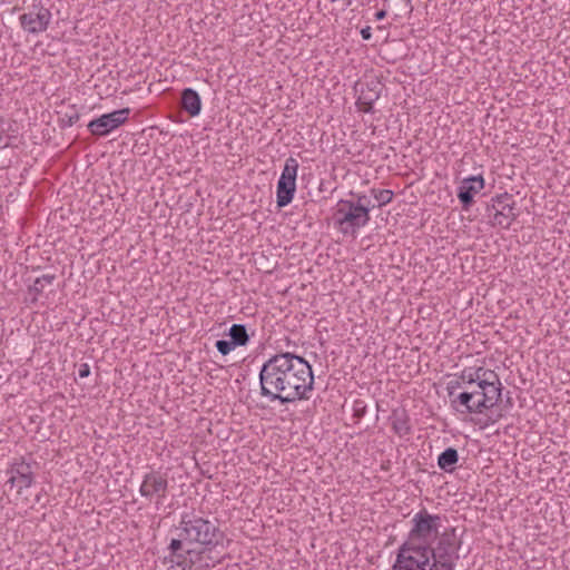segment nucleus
<instances>
[{"label":"nucleus","mask_w":570,"mask_h":570,"mask_svg":"<svg viewBox=\"0 0 570 570\" xmlns=\"http://www.w3.org/2000/svg\"><path fill=\"white\" fill-rule=\"evenodd\" d=\"M261 395L281 404L308 400L314 386L311 364L302 356L283 352L269 357L259 371Z\"/></svg>","instance_id":"nucleus-1"},{"label":"nucleus","mask_w":570,"mask_h":570,"mask_svg":"<svg viewBox=\"0 0 570 570\" xmlns=\"http://www.w3.org/2000/svg\"><path fill=\"white\" fill-rule=\"evenodd\" d=\"M178 538L173 539L169 549L174 557L202 552V548H214L223 542L224 532L216 520L196 514H184L177 527Z\"/></svg>","instance_id":"nucleus-2"},{"label":"nucleus","mask_w":570,"mask_h":570,"mask_svg":"<svg viewBox=\"0 0 570 570\" xmlns=\"http://www.w3.org/2000/svg\"><path fill=\"white\" fill-rule=\"evenodd\" d=\"M441 517L430 514L425 509L415 513L411 520L412 528L407 534V539L400 546L409 548L412 552L419 553L425 551L432 546V541L441 535L439 534Z\"/></svg>","instance_id":"nucleus-3"},{"label":"nucleus","mask_w":570,"mask_h":570,"mask_svg":"<svg viewBox=\"0 0 570 570\" xmlns=\"http://www.w3.org/2000/svg\"><path fill=\"white\" fill-rule=\"evenodd\" d=\"M455 528L444 531L435 544L422 551L429 559L431 570H454L460 559L459 550L462 541L456 537Z\"/></svg>","instance_id":"nucleus-4"},{"label":"nucleus","mask_w":570,"mask_h":570,"mask_svg":"<svg viewBox=\"0 0 570 570\" xmlns=\"http://www.w3.org/2000/svg\"><path fill=\"white\" fill-rule=\"evenodd\" d=\"M370 220V215L361 207L354 206V200L342 199L335 212V224L344 235L355 236L361 227Z\"/></svg>","instance_id":"nucleus-5"},{"label":"nucleus","mask_w":570,"mask_h":570,"mask_svg":"<svg viewBox=\"0 0 570 570\" xmlns=\"http://www.w3.org/2000/svg\"><path fill=\"white\" fill-rule=\"evenodd\" d=\"M471 391H463L451 400V407L461 414H481L498 403L483 390L472 386Z\"/></svg>","instance_id":"nucleus-6"},{"label":"nucleus","mask_w":570,"mask_h":570,"mask_svg":"<svg viewBox=\"0 0 570 570\" xmlns=\"http://www.w3.org/2000/svg\"><path fill=\"white\" fill-rule=\"evenodd\" d=\"M297 170V160L293 157L287 158L277 181L276 204L281 208L287 206L293 200L296 190Z\"/></svg>","instance_id":"nucleus-7"},{"label":"nucleus","mask_w":570,"mask_h":570,"mask_svg":"<svg viewBox=\"0 0 570 570\" xmlns=\"http://www.w3.org/2000/svg\"><path fill=\"white\" fill-rule=\"evenodd\" d=\"M168 491L167 475L159 471H151L145 474L139 488L141 497L151 501L155 499L156 508L163 503Z\"/></svg>","instance_id":"nucleus-8"},{"label":"nucleus","mask_w":570,"mask_h":570,"mask_svg":"<svg viewBox=\"0 0 570 570\" xmlns=\"http://www.w3.org/2000/svg\"><path fill=\"white\" fill-rule=\"evenodd\" d=\"M51 20V12L41 3L33 4L28 12L19 17L22 29L32 35H38L48 29Z\"/></svg>","instance_id":"nucleus-9"},{"label":"nucleus","mask_w":570,"mask_h":570,"mask_svg":"<svg viewBox=\"0 0 570 570\" xmlns=\"http://www.w3.org/2000/svg\"><path fill=\"white\" fill-rule=\"evenodd\" d=\"M129 114V108L118 109L91 120L87 127L92 135L106 136L111 130L124 125L127 121Z\"/></svg>","instance_id":"nucleus-10"},{"label":"nucleus","mask_w":570,"mask_h":570,"mask_svg":"<svg viewBox=\"0 0 570 570\" xmlns=\"http://www.w3.org/2000/svg\"><path fill=\"white\" fill-rule=\"evenodd\" d=\"M8 474H10V478L7 482L10 483L11 487H18L19 493L22 489L30 488L35 481L32 465L26 462L23 458L16 459L10 464Z\"/></svg>","instance_id":"nucleus-11"},{"label":"nucleus","mask_w":570,"mask_h":570,"mask_svg":"<svg viewBox=\"0 0 570 570\" xmlns=\"http://www.w3.org/2000/svg\"><path fill=\"white\" fill-rule=\"evenodd\" d=\"M392 570H431L424 553L412 552L409 548L399 547Z\"/></svg>","instance_id":"nucleus-12"},{"label":"nucleus","mask_w":570,"mask_h":570,"mask_svg":"<svg viewBox=\"0 0 570 570\" xmlns=\"http://www.w3.org/2000/svg\"><path fill=\"white\" fill-rule=\"evenodd\" d=\"M383 88V83L379 80L362 83L356 101L358 109L363 112H373V105L381 97Z\"/></svg>","instance_id":"nucleus-13"},{"label":"nucleus","mask_w":570,"mask_h":570,"mask_svg":"<svg viewBox=\"0 0 570 570\" xmlns=\"http://www.w3.org/2000/svg\"><path fill=\"white\" fill-rule=\"evenodd\" d=\"M483 188L484 179L481 175L471 176L462 180L458 190V198L463 209H468L472 205L474 195Z\"/></svg>","instance_id":"nucleus-14"},{"label":"nucleus","mask_w":570,"mask_h":570,"mask_svg":"<svg viewBox=\"0 0 570 570\" xmlns=\"http://www.w3.org/2000/svg\"><path fill=\"white\" fill-rule=\"evenodd\" d=\"M483 379L479 383V389L483 390L498 403L501 399L502 385L498 374L492 370H485L482 372Z\"/></svg>","instance_id":"nucleus-15"},{"label":"nucleus","mask_w":570,"mask_h":570,"mask_svg":"<svg viewBox=\"0 0 570 570\" xmlns=\"http://www.w3.org/2000/svg\"><path fill=\"white\" fill-rule=\"evenodd\" d=\"M181 107L190 117H196L202 110V99L198 92L191 88L181 91Z\"/></svg>","instance_id":"nucleus-16"},{"label":"nucleus","mask_w":570,"mask_h":570,"mask_svg":"<svg viewBox=\"0 0 570 570\" xmlns=\"http://www.w3.org/2000/svg\"><path fill=\"white\" fill-rule=\"evenodd\" d=\"M392 429L400 436L406 435L411 431V426L409 424V416L404 409H395L392 411L390 416Z\"/></svg>","instance_id":"nucleus-17"},{"label":"nucleus","mask_w":570,"mask_h":570,"mask_svg":"<svg viewBox=\"0 0 570 570\" xmlns=\"http://www.w3.org/2000/svg\"><path fill=\"white\" fill-rule=\"evenodd\" d=\"M514 206L489 214L490 222L493 226L509 228L515 219Z\"/></svg>","instance_id":"nucleus-18"},{"label":"nucleus","mask_w":570,"mask_h":570,"mask_svg":"<svg viewBox=\"0 0 570 570\" xmlns=\"http://www.w3.org/2000/svg\"><path fill=\"white\" fill-rule=\"evenodd\" d=\"M459 461L458 450L454 448L445 449L438 458V465L444 472H453Z\"/></svg>","instance_id":"nucleus-19"},{"label":"nucleus","mask_w":570,"mask_h":570,"mask_svg":"<svg viewBox=\"0 0 570 570\" xmlns=\"http://www.w3.org/2000/svg\"><path fill=\"white\" fill-rule=\"evenodd\" d=\"M228 335L236 346H244L249 341L246 326L243 324H233L228 331Z\"/></svg>","instance_id":"nucleus-20"},{"label":"nucleus","mask_w":570,"mask_h":570,"mask_svg":"<svg viewBox=\"0 0 570 570\" xmlns=\"http://www.w3.org/2000/svg\"><path fill=\"white\" fill-rule=\"evenodd\" d=\"M491 202L492 204L488 206L489 214L514 206L512 196L509 195L508 193L495 196L494 198H492Z\"/></svg>","instance_id":"nucleus-21"},{"label":"nucleus","mask_w":570,"mask_h":570,"mask_svg":"<svg viewBox=\"0 0 570 570\" xmlns=\"http://www.w3.org/2000/svg\"><path fill=\"white\" fill-rule=\"evenodd\" d=\"M56 279L55 274H45L40 277H37L33 282V285L29 287V293L33 294V301L37 299V295L41 294L45 289L46 285H51Z\"/></svg>","instance_id":"nucleus-22"},{"label":"nucleus","mask_w":570,"mask_h":570,"mask_svg":"<svg viewBox=\"0 0 570 570\" xmlns=\"http://www.w3.org/2000/svg\"><path fill=\"white\" fill-rule=\"evenodd\" d=\"M372 195L379 207L391 203L393 199V191L389 189H372Z\"/></svg>","instance_id":"nucleus-23"},{"label":"nucleus","mask_w":570,"mask_h":570,"mask_svg":"<svg viewBox=\"0 0 570 570\" xmlns=\"http://www.w3.org/2000/svg\"><path fill=\"white\" fill-rule=\"evenodd\" d=\"M356 197V202H354L355 207H361L370 215L371 208L375 207L374 204H372L371 198L364 194H356L354 195Z\"/></svg>","instance_id":"nucleus-24"},{"label":"nucleus","mask_w":570,"mask_h":570,"mask_svg":"<svg viewBox=\"0 0 570 570\" xmlns=\"http://www.w3.org/2000/svg\"><path fill=\"white\" fill-rule=\"evenodd\" d=\"M215 346L222 355H227L236 347V344L232 340H218Z\"/></svg>","instance_id":"nucleus-25"},{"label":"nucleus","mask_w":570,"mask_h":570,"mask_svg":"<svg viewBox=\"0 0 570 570\" xmlns=\"http://www.w3.org/2000/svg\"><path fill=\"white\" fill-rule=\"evenodd\" d=\"M460 380L469 386H474L473 367L464 368L460 374Z\"/></svg>","instance_id":"nucleus-26"},{"label":"nucleus","mask_w":570,"mask_h":570,"mask_svg":"<svg viewBox=\"0 0 570 570\" xmlns=\"http://www.w3.org/2000/svg\"><path fill=\"white\" fill-rule=\"evenodd\" d=\"M461 384H463V382L460 380V377L455 381L449 382L446 390H448V395L450 397V401L458 395L455 393V390L459 389L461 386Z\"/></svg>","instance_id":"nucleus-27"},{"label":"nucleus","mask_w":570,"mask_h":570,"mask_svg":"<svg viewBox=\"0 0 570 570\" xmlns=\"http://www.w3.org/2000/svg\"><path fill=\"white\" fill-rule=\"evenodd\" d=\"M487 368L479 366L473 367V374H474V386L479 389V383H481V380L483 379L482 372H485Z\"/></svg>","instance_id":"nucleus-28"},{"label":"nucleus","mask_w":570,"mask_h":570,"mask_svg":"<svg viewBox=\"0 0 570 570\" xmlns=\"http://www.w3.org/2000/svg\"><path fill=\"white\" fill-rule=\"evenodd\" d=\"M66 117L68 118V119H67V124H68V126H72V125H73V124H76V122L79 120V118H80V116H79V114H78L77 111H72L70 115H69V114H66Z\"/></svg>","instance_id":"nucleus-29"},{"label":"nucleus","mask_w":570,"mask_h":570,"mask_svg":"<svg viewBox=\"0 0 570 570\" xmlns=\"http://www.w3.org/2000/svg\"><path fill=\"white\" fill-rule=\"evenodd\" d=\"M78 374L81 379L89 376L90 374V367L87 363H83L79 366Z\"/></svg>","instance_id":"nucleus-30"},{"label":"nucleus","mask_w":570,"mask_h":570,"mask_svg":"<svg viewBox=\"0 0 570 570\" xmlns=\"http://www.w3.org/2000/svg\"><path fill=\"white\" fill-rule=\"evenodd\" d=\"M361 37L363 40H370L372 37L371 27H365L361 30Z\"/></svg>","instance_id":"nucleus-31"},{"label":"nucleus","mask_w":570,"mask_h":570,"mask_svg":"<svg viewBox=\"0 0 570 570\" xmlns=\"http://www.w3.org/2000/svg\"><path fill=\"white\" fill-rule=\"evenodd\" d=\"M386 16V11L385 10H379L376 13H375V18L376 20H382L384 19Z\"/></svg>","instance_id":"nucleus-32"}]
</instances>
